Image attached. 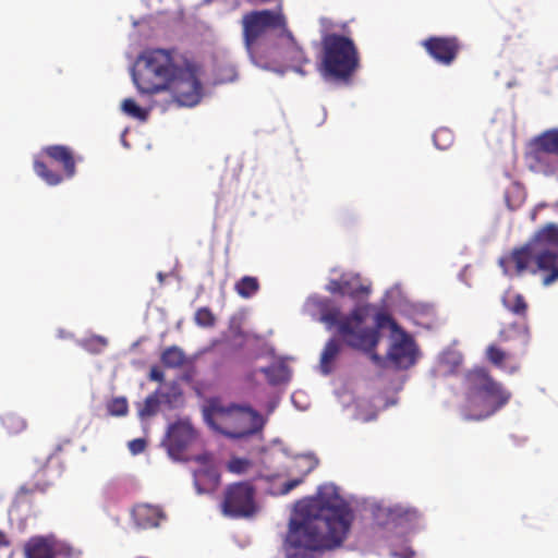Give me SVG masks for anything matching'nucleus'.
Listing matches in <instances>:
<instances>
[{
    "label": "nucleus",
    "instance_id": "bb28decb",
    "mask_svg": "<svg viewBox=\"0 0 558 558\" xmlns=\"http://www.w3.org/2000/svg\"><path fill=\"white\" fill-rule=\"evenodd\" d=\"M161 363L169 368L181 367L185 363V354L177 345L169 347L161 354Z\"/></svg>",
    "mask_w": 558,
    "mask_h": 558
},
{
    "label": "nucleus",
    "instance_id": "f3484780",
    "mask_svg": "<svg viewBox=\"0 0 558 558\" xmlns=\"http://www.w3.org/2000/svg\"><path fill=\"white\" fill-rule=\"evenodd\" d=\"M288 39V46L284 49L286 60L293 64V70L303 74L301 66L310 62L302 47L298 45L292 33L286 27L282 32Z\"/></svg>",
    "mask_w": 558,
    "mask_h": 558
},
{
    "label": "nucleus",
    "instance_id": "9d476101",
    "mask_svg": "<svg viewBox=\"0 0 558 558\" xmlns=\"http://www.w3.org/2000/svg\"><path fill=\"white\" fill-rule=\"evenodd\" d=\"M428 56L441 65H451L457 59L461 43L456 36H430L422 41Z\"/></svg>",
    "mask_w": 558,
    "mask_h": 558
},
{
    "label": "nucleus",
    "instance_id": "2f4dec72",
    "mask_svg": "<svg viewBox=\"0 0 558 558\" xmlns=\"http://www.w3.org/2000/svg\"><path fill=\"white\" fill-rule=\"evenodd\" d=\"M159 409V399L156 393L149 395L144 400L143 405L138 410L141 417H149L157 413Z\"/></svg>",
    "mask_w": 558,
    "mask_h": 558
},
{
    "label": "nucleus",
    "instance_id": "423d86ee",
    "mask_svg": "<svg viewBox=\"0 0 558 558\" xmlns=\"http://www.w3.org/2000/svg\"><path fill=\"white\" fill-rule=\"evenodd\" d=\"M319 71L323 77L347 82L359 68L360 57L354 41L343 35L327 34L322 39Z\"/></svg>",
    "mask_w": 558,
    "mask_h": 558
},
{
    "label": "nucleus",
    "instance_id": "4be33fe9",
    "mask_svg": "<svg viewBox=\"0 0 558 558\" xmlns=\"http://www.w3.org/2000/svg\"><path fill=\"white\" fill-rule=\"evenodd\" d=\"M342 344L338 339H330L320 355V369L325 375H328L333 369V362L341 352Z\"/></svg>",
    "mask_w": 558,
    "mask_h": 558
},
{
    "label": "nucleus",
    "instance_id": "473e14b6",
    "mask_svg": "<svg viewBox=\"0 0 558 558\" xmlns=\"http://www.w3.org/2000/svg\"><path fill=\"white\" fill-rule=\"evenodd\" d=\"M252 466V462L246 458L233 457L227 463V470L234 474H244Z\"/></svg>",
    "mask_w": 558,
    "mask_h": 558
},
{
    "label": "nucleus",
    "instance_id": "6ab92c4d",
    "mask_svg": "<svg viewBox=\"0 0 558 558\" xmlns=\"http://www.w3.org/2000/svg\"><path fill=\"white\" fill-rule=\"evenodd\" d=\"M259 372L266 376L268 384L271 386L288 383L291 378V371L283 361L262 367Z\"/></svg>",
    "mask_w": 558,
    "mask_h": 558
},
{
    "label": "nucleus",
    "instance_id": "393cba45",
    "mask_svg": "<svg viewBox=\"0 0 558 558\" xmlns=\"http://www.w3.org/2000/svg\"><path fill=\"white\" fill-rule=\"evenodd\" d=\"M260 289L259 281L256 277L244 276L234 284L235 292L243 299L254 296Z\"/></svg>",
    "mask_w": 558,
    "mask_h": 558
},
{
    "label": "nucleus",
    "instance_id": "1a4fd4ad",
    "mask_svg": "<svg viewBox=\"0 0 558 558\" xmlns=\"http://www.w3.org/2000/svg\"><path fill=\"white\" fill-rule=\"evenodd\" d=\"M242 33L244 46L250 54H253V46L269 29L286 31L287 21L280 11L260 10L251 11L243 15Z\"/></svg>",
    "mask_w": 558,
    "mask_h": 558
},
{
    "label": "nucleus",
    "instance_id": "c03bdc74",
    "mask_svg": "<svg viewBox=\"0 0 558 558\" xmlns=\"http://www.w3.org/2000/svg\"><path fill=\"white\" fill-rule=\"evenodd\" d=\"M10 542L4 532L0 531V547H8Z\"/></svg>",
    "mask_w": 558,
    "mask_h": 558
},
{
    "label": "nucleus",
    "instance_id": "49530a36",
    "mask_svg": "<svg viewBox=\"0 0 558 558\" xmlns=\"http://www.w3.org/2000/svg\"><path fill=\"white\" fill-rule=\"evenodd\" d=\"M456 365H459L461 363V357L458 356L456 357L454 362H453Z\"/></svg>",
    "mask_w": 558,
    "mask_h": 558
},
{
    "label": "nucleus",
    "instance_id": "2eb2a0df",
    "mask_svg": "<svg viewBox=\"0 0 558 558\" xmlns=\"http://www.w3.org/2000/svg\"><path fill=\"white\" fill-rule=\"evenodd\" d=\"M25 558H54V542L45 536L31 537L24 546Z\"/></svg>",
    "mask_w": 558,
    "mask_h": 558
},
{
    "label": "nucleus",
    "instance_id": "a878e982",
    "mask_svg": "<svg viewBox=\"0 0 558 558\" xmlns=\"http://www.w3.org/2000/svg\"><path fill=\"white\" fill-rule=\"evenodd\" d=\"M34 171L48 185H58L62 183L63 175L48 168V166L40 159L34 160Z\"/></svg>",
    "mask_w": 558,
    "mask_h": 558
},
{
    "label": "nucleus",
    "instance_id": "aec40b11",
    "mask_svg": "<svg viewBox=\"0 0 558 558\" xmlns=\"http://www.w3.org/2000/svg\"><path fill=\"white\" fill-rule=\"evenodd\" d=\"M46 470H47L46 466H43L40 470H38L36 472V474L34 475V478L32 482L25 483L20 487L17 495L19 496H27V495H32L35 493H41V494L46 493L47 489L52 484L51 481H49L46 476Z\"/></svg>",
    "mask_w": 558,
    "mask_h": 558
},
{
    "label": "nucleus",
    "instance_id": "f704fd0d",
    "mask_svg": "<svg viewBox=\"0 0 558 558\" xmlns=\"http://www.w3.org/2000/svg\"><path fill=\"white\" fill-rule=\"evenodd\" d=\"M216 317L208 307H201L195 313V323L201 327H213Z\"/></svg>",
    "mask_w": 558,
    "mask_h": 558
},
{
    "label": "nucleus",
    "instance_id": "cd10ccee",
    "mask_svg": "<svg viewBox=\"0 0 558 558\" xmlns=\"http://www.w3.org/2000/svg\"><path fill=\"white\" fill-rule=\"evenodd\" d=\"M1 423L9 434H19L26 428L25 420L13 412L4 413Z\"/></svg>",
    "mask_w": 558,
    "mask_h": 558
},
{
    "label": "nucleus",
    "instance_id": "5701e85b",
    "mask_svg": "<svg viewBox=\"0 0 558 558\" xmlns=\"http://www.w3.org/2000/svg\"><path fill=\"white\" fill-rule=\"evenodd\" d=\"M553 156L535 147L533 169L545 175L555 174L558 172V160L554 159Z\"/></svg>",
    "mask_w": 558,
    "mask_h": 558
},
{
    "label": "nucleus",
    "instance_id": "09e8293b",
    "mask_svg": "<svg viewBox=\"0 0 558 558\" xmlns=\"http://www.w3.org/2000/svg\"><path fill=\"white\" fill-rule=\"evenodd\" d=\"M72 558H82L81 556H73Z\"/></svg>",
    "mask_w": 558,
    "mask_h": 558
},
{
    "label": "nucleus",
    "instance_id": "c85d7f7f",
    "mask_svg": "<svg viewBox=\"0 0 558 558\" xmlns=\"http://www.w3.org/2000/svg\"><path fill=\"white\" fill-rule=\"evenodd\" d=\"M121 108L125 114L140 121H146L149 116V109L140 107L132 98H125L121 104Z\"/></svg>",
    "mask_w": 558,
    "mask_h": 558
},
{
    "label": "nucleus",
    "instance_id": "a18cd8bd",
    "mask_svg": "<svg viewBox=\"0 0 558 558\" xmlns=\"http://www.w3.org/2000/svg\"><path fill=\"white\" fill-rule=\"evenodd\" d=\"M499 339H500L501 341H508V340H509V337L507 336V331H506V330H501V331L499 332Z\"/></svg>",
    "mask_w": 558,
    "mask_h": 558
},
{
    "label": "nucleus",
    "instance_id": "f257e3e1",
    "mask_svg": "<svg viewBox=\"0 0 558 558\" xmlns=\"http://www.w3.org/2000/svg\"><path fill=\"white\" fill-rule=\"evenodd\" d=\"M294 512L286 536L287 549L293 550L290 558H313L316 551L341 546L354 519L350 506L328 485L298 501Z\"/></svg>",
    "mask_w": 558,
    "mask_h": 558
},
{
    "label": "nucleus",
    "instance_id": "39448f33",
    "mask_svg": "<svg viewBox=\"0 0 558 558\" xmlns=\"http://www.w3.org/2000/svg\"><path fill=\"white\" fill-rule=\"evenodd\" d=\"M203 415L213 429L232 439L257 434L265 425L264 417L252 408L235 403L223 404L218 398L208 400Z\"/></svg>",
    "mask_w": 558,
    "mask_h": 558
},
{
    "label": "nucleus",
    "instance_id": "ea45409f",
    "mask_svg": "<svg viewBox=\"0 0 558 558\" xmlns=\"http://www.w3.org/2000/svg\"><path fill=\"white\" fill-rule=\"evenodd\" d=\"M194 460L206 468L210 466L209 463L211 461V456L209 453L198 454L194 458Z\"/></svg>",
    "mask_w": 558,
    "mask_h": 558
},
{
    "label": "nucleus",
    "instance_id": "c9c22d12",
    "mask_svg": "<svg viewBox=\"0 0 558 558\" xmlns=\"http://www.w3.org/2000/svg\"><path fill=\"white\" fill-rule=\"evenodd\" d=\"M146 448V440L143 438H136L129 442V449L133 454L142 453Z\"/></svg>",
    "mask_w": 558,
    "mask_h": 558
},
{
    "label": "nucleus",
    "instance_id": "e433bc0d",
    "mask_svg": "<svg viewBox=\"0 0 558 558\" xmlns=\"http://www.w3.org/2000/svg\"><path fill=\"white\" fill-rule=\"evenodd\" d=\"M375 320H376L377 328H384L386 326L395 325V322L392 320L390 315H388L387 313H378L375 317Z\"/></svg>",
    "mask_w": 558,
    "mask_h": 558
},
{
    "label": "nucleus",
    "instance_id": "9b49d317",
    "mask_svg": "<svg viewBox=\"0 0 558 558\" xmlns=\"http://www.w3.org/2000/svg\"><path fill=\"white\" fill-rule=\"evenodd\" d=\"M195 430L187 422H177L168 430L167 450L174 460H180L183 451L195 439Z\"/></svg>",
    "mask_w": 558,
    "mask_h": 558
},
{
    "label": "nucleus",
    "instance_id": "4c0bfd02",
    "mask_svg": "<svg viewBox=\"0 0 558 558\" xmlns=\"http://www.w3.org/2000/svg\"><path fill=\"white\" fill-rule=\"evenodd\" d=\"M302 482H303V478H294V480H290V481L286 482L281 487V490H280L281 494L286 495V494L290 493L292 489L298 487Z\"/></svg>",
    "mask_w": 558,
    "mask_h": 558
},
{
    "label": "nucleus",
    "instance_id": "7ed1b4c3",
    "mask_svg": "<svg viewBox=\"0 0 558 558\" xmlns=\"http://www.w3.org/2000/svg\"><path fill=\"white\" fill-rule=\"evenodd\" d=\"M499 266L508 276L530 270L541 276L544 287L555 284L558 281V223L541 227L524 245L502 256Z\"/></svg>",
    "mask_w": 558,
    "mask_h": 558
},
{
    "label": "nucleus",
    "instance_id": "20e7f679",
    "mask_svg": "<svg viewBox=\"0 0 558 558\" xmlns=\"http://www.w3.org/2000/svg\"><path fill=\"white\" fill-rule=\"evenodd\" d=\"M464 403L461 415L466 421H483L501 410L511 399V392L484 367H475L464 375Z\"/></svg>",
    "mask_w": 558,
    "mask_h": 558
},
{
    "label": "nucleus",
    "instance_id": "ddd939ff",
    "mask_svg": "<svg viewBox=\"0 0 558 558\" xmlns=\"http://www.w3.org/2000/svg\"><path fill=\"white\" fill-rule=\"evenodd\" d=\"M43 154L52 161L61 165L64 177L71 179L76 173V159L73 150L65 145H49L43 148Z\"/></svg>",
    "mask_w": 558,
    "mask_h": 558
},
{
    "label": "nucleus",
    "instance_id": "412c9836",
    "mask_svg": "<svg viewBox=\"0 0 558 558\" xmlns=\"http://www.w3.org/2000/svg\"><path fill=\"white\" fill-rule=\"evenodd\" d=\"M327 290L333 294L349 295L351 298H356L363 293H367V288L364 286L354 284L352 281L345 279L330 280L327 286Z\"/></svg>",
    "mask_w": 558,
    "mask_h": 558
},
{
    "label": "nucleus",
    "instance_id": "dca6fc26",
    "mask_svg": "<svg viewBox=\"0 0 558 558\" xmlns=\"http://www.w3.org/2000/svg\"><path fill=\"white\" fill-rule=\"evenodd\" d=\"M194 486L197 494L214 492L220 484V473L214 466H206L194 471Z\"/></svg>",
    "mask_w": 558,
    "mask_h": 558
},
{
    "label": "nucleus",
    "instance_id": "79ce46f5",
    "mask_svg": "<svg viewBox=\"0 0 558 558\" xmlns=\"http://www.w3.org/2000/svg\"><path fill=\"white\" fill-rule=\"evenodd\" d=\"M448 135H450V134H449V132H448L447 130H445V129H442V130H438V131L434 134V141H435L436 145H438V140H439L440 137H445V136H448Z\"/></svg>",
    "mask_w": 558,
    "mask_h": 558
},
{
    "label": "nucleus",
    "instance_id": "0eeeda50",
    "mask_svg": "<svg viewBox=\"0 0 558 558\" xmlns=\"http://www.w3.org/2000/svg\"><path fill=\"white\" fill-rule=\"evenodd\" d=\"M322 322L329 327L337 326L339 336L352 349L369 351L379 342L380 336L377 328L362 326L364 316L360 307L344 316H341L339 308H329L322 313Z\"/></svg>",
    "mask_w": 558,
    "mask_h": 558
},
{
    "label": "nucleus",
    "instance_id": "b1692460",
    "mask_svg": "<svg viewBox=\"0 0 558 558\" xmlns=\"http://www.w3.org/2000/svg\"><path fill=\"white\" fill-rule=\"evenodd\" d=\"M535 147L543 153H548L558 157V129H551L543 132L535 140Z\"/></svg>",
    "mask_w": 558,
    "mask_h": 558
},
{
    "label": "nucleus",
    "instance_id": "f03ea898",
    "mask_svg": "<svg viewBox=\"0 0 558 558\" xmlns=\"http://www.w3.org/2000/svg\"><path fill=\"white\" fill-rule=\"evenodd\" d=\"M132 78L141 95L168 92L180 106L192 107L202 98L197 66L166 49H147L140 53Z\"/></svg>",
    "mask_w": 558,
    "mask_h": 558
},
{
    "label": "nucleus",
    "instance_id": "6e6552de",
    "mask_svg": "<svg viewBox=\"0 0 558 558\" xmlns=\"http://www.w3.org/2000/svg\"><path fill=\"white\" fill-rule=\"evenodd\" d=\"M220 511L230 519L254 517L258 511L255 486L248 481L228 484L222 493Z\"/></svg>",
    "mask_w": 558,
    "mask_h": 558
},
{
    "label": "nucleus",
    "instance_id": "58836bf2",
    "mask_svg": "<svg viewBox=\"0 0 558 558\" xmlns=\"http://www.w3.org/2000/svg\"><path fill=\"white\" fill-rule=\"evenodd\" d=\"M376 348V345L371 349L369 351H365L366 353H369L371 355V359L372 361L377 364L378 366H384L386 361L384 357H381L380 355H378L377 353L374 352V349Z\"/></svg>",
    "mask_w": 558,
    "mask_h": 558
},
{
    "label": "nucleus",
    "instance_id": "c756f323",
    "mask_svg": "<svg viewBox=\"0 0 558 558\" xmlns=\"http://www.w3.org/2000/svg\"><path fill=\"white\" fill-rule=\"evenodd\" d=\"M507 353L496 344H489L486 349V359L496 367L505 369Z\"/></svg>",
    "mask_w": 558,
    "mask_h": 558
},
{
    "label": "nucleus",
    "instance_id": "f8f14e48",
    "mask_svg": "<svg viewBox=\"0 0 558 558\" xmlns=\"http://www.w3.org/2000/svg\"><path fill=\"white\" fill-rule=\"evenodd\" d=\"M387 361L396 369H408L416 362V347L414 341L403 335L400 340L393 342L387 353Z\"/></svg>",
    "mask_w": 558,
    "mask_h": 558
},
{
    "label": "nucleus",
    "instance_id": "72a5a7b5",
    "mask_svg": "<svg viewBox=\"0 0 558 558\" xmlns=\"http://www.w3.org/2000/svg\"><path fill=\"white\" fill-rule=\"evenodd\" d=\"M389 515L392 519H405L407 521H413L418 518V512L413 508H404L401 506H396L389 509Z\"/></svg>",
    "mask_w": 558,
    "mask_h": 558
},
{
    "label": "nucleus",
    "instance_id": "7c9ffc66",
    "mask_svg": "<svg viewBox=\"0 0 558 558\" xmlns=\"http://www.w3.org/2000/svg\"><path fill=\"white\" fill-rule=\"evenodd\" d=\"M107 411L112 416H124L128 414L129 404L124 397L113 398L107 403Z\"/></svg>",
    "mask_w": 558,
    "mask_h": 558
},
{
    "label": "nucleus",
    "instance_id": "a19ab883",
    "mask_svg": "<svg viewBox=\"0 0 558 558\" xmlns=\"http://www.w3.org/2000/svg\"><path fill=\"white\" fill-rule=\"evenodd\" d=\"M392 555L398 558H413L415 553L412 549H405L402 554L392 553Z\"/></svg>",
    "mask_w": 558,
    "mask_h": 558
},
{
    "label": "nucleus",
    "instance_id": "37998d69",
    "mask_svg": "<svg viewBox=\"0 0 558 558\" xmlns=\"http://www.w3.org/2000/svg\"><path fill=\"white\" fill-rule=\"evenodd\" d=\"M150 378L153 380H157V381H160L163 379V375L161 372L157 371L156 368H153L151 372H150Z\"/></svg>",
    "mask_w": 558,
    "mask_h": 558
},
{
    "label": "nucleus",
    "instance_id": "a211bd4d",
    "mask_svg": "<svg viewBox=\"0 0 558 558\" xmlns=\"http://www.w3.org/2000/svg\"><path fill=\"white\" fill-rule=\"evenodd\" d=\"M501 303L513 315L522 319L527 317L529 304L522 294L507 290L501 298Z\"/></svg>",
    "mask_w": 558,
    "mask_h": 558
},
{
    "label": "nucleus",
    "instance_id": "4468645a",
    "mask_svg": "<svg viewBox=\"0 0 558 558\" xmlns=\"http://www.w3.org/2000/svg\"><path fill=\"white\" fill-rule=\"evenodd\" d=\"M132 517L137 526L142 529L157 527L165 518L162 510L153 505H136L132 510Z\"/></svg>",
    "mask_w": 558,
    "mask_h": 558
},
{
    "label": "nucleus",
    "instance_id": "de8ad7c7",
    "mask_svg": "<svg viewBox=\"0 0 558 558\" xmlns=\"http://www.w3.org/2000/svg\"><path fill=\"white\" fill-rule=\"evenodd\" d=\"M517 369H518V367H517V366H513V367H511V368H510V371H509V372H510V373H513V372H515Z\"/></svg>",
    "mask_w": 558,
    "mask_h": 558
}]
</instances>
